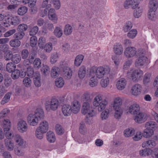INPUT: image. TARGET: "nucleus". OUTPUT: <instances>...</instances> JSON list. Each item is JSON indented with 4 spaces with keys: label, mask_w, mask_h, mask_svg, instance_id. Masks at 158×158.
I'll return each instance as SVG.
<instances>
[{
    "label": "nucleus",
    "mask_w": 158,
    "mask_h": 158,
    "mask_svg": "<svg viewBox=\"0 0 158 158\" xmlns=\"http://www.w3.org/2000/svg\"><path fill=\"white\" fill-rule=\"evenodd\" d=\"M10 19L11 22V24L12 25L16 26L20 23L21 19L19 17L15 16L11 18Z\"/></svg>",
    "instance_id": "nucleus-36"
},
{
    "label": "nucleus",
    "mask_w": 158,
    "mask_h": 158,
    "mask_svg": "<svg viewBox=\"0 0 158 158\" xmlns=\"http://www.w3.org/2000/svg\"><path fill=\"white\" fill-rule=\"evenodd\" d=\"M123 50L122 46L119 44H116L114 46V52L117 55H120L122 54L123 52Z\"/></svg>",
    "instance_id": "nucleus-16"
},
{
    "label": "nucleus",
    "mask_w": 158,
    "mask_h": 158,
    "mask_svg": "<svg viewBox=\"0 0 158 158\" xmlns=\"http://www.w3.org/2000/svg\"><path fill=\"white\" fill-rule=\"evenodd\" d=\"M34 67L35 69H38L41 66V61L39 58H35L33 62Z\"/></svg>",
    "instance_id": "nucleus-60"
},
{
    "label": "nucleus",
    "mask_w": 158,
    "mask_h": 158,
    "mask_svg": "<svg viewBox=\"0 0 158 158\" xmlns=\"http://www.w3.org/2000/svg\"><path fill=\"white\" fill-rule=\"evenodd\" d=\"M108 104V102L106 98L101 94L96 96L94 99L93 105L95 106L98 107L99 111H102L104 110Z\"/></svg>",
    "instance_id": "nucleus-2"
},
{
    "label": "nucleus",
    "mask_w": 158,
    "mask_h": 158,
    "mask_svg": "<svg viewBox=\"0 0 158 158\" xmlns=\"http://www.w3.org/2000/svg\"><path fill=\"white\" fill-rule=\"evenodd\" d=\"M72 27L69 24L66 25L64 29V34L66 35L71 34L72 32Z\"/></svg>",
    "instance_id": "nucleus-43"
},
{
    "label": "nucleus",
    "mask_w": 158,
    "mask_h": 158,
    "mask_svg": "<svg viewBox=\"0 0 158 158\" xmlns=\"http://www.w3.org/2000/svg\"><path fill=\"white\" fill-rule=\"evenodd\" d=\"M145 127L146 128H147L150 130H152L153 131L154 130H155L157 127L156 123L155 122L153 121L147 122L145 124Z\"/></svg>",
    "instance_id": "nucleus-24"
},
{
    "label": "nucleus",
    "mask_w": 158,
    "mask_h": 158,
    "mask_svg": "<svg viewBox=\"0 0 158 158\" xmlns=\"http://www.w3.org/2000/svg\"><path fill=\"white\" fill-rule=\"evenodd\" d=\"M109 110L108 109H105L104 111H102L101 114V118L102 120H106L108 117Z\"/></svg>",
    "instance_id": "nucleus-52"
},
{
    "label": "nucleus",
    "mask_w": 158,
    "mask_h": 158,
    "mask_svg": "<svg viewBox=\"0 0 158 158\" xmlns=\"http://www.w3.org/2000/svg\"><path fill=\"white\" fill-rule=\"evenodd\" d=\"M142 87L139 84H136L133 85L131 89L132 94L134 95H137L139 94L142 90Z\"/></svg>",
    "instance_id": "nucleus-13"
},
{
    "label": "nucleus",
    "mask_w": 158,
    "mask_h": 158,
    "mask_svg": "<svg viewBox=\"0 0 158 158\" xmlns=\"http://www.w3.org/2000/svg\"><path fill=\"white\" fill-rule=\"evenodd\" d=\"M25 32H22L20 31H18L15 33L13 36L14 38H16L18 40H21L23 39L25 35Z\"/></svg>",
    "instance_id": "nucleus-50"
},
{
    "label": "nucleus",
    "mask_w": 158,
    "mask_h": 158,
    "mask_svg": "<svg viewBox=\"0 0 158 158\" xmlns=\"http://www.w3.org/2000/svg\"><path fill=\"white\" fill-rule=\"evenodd\" d=\"M49 68L48 66L43 64L41 69V71L42 73L46 74L49 73Z\"/></svg>",
    "instance_id": "nucleus-64"
},
{
    "label": "nucleus",
    "mask_w": 158,
    "mask_h": 158,
    "mask_svg": "<svg viewBox=\"0 0 158 158\" xmlns=\"http://www.w3.org/2000/svg\"><path fill=\"white\" fill-rule=\"evenodd\" d=\"M110 71V68L108 66L105 67H99L97 69L92 67L90 69L89 75L90 76H96V78L100 79L104 75L109 73Z\"/></svg>",
    "instance_id": "nucleus-1"
},
{
    "label": "nucleus",
    "mask_w": 158,
    "mask_h": 158,
    "mask_svg": "<svg viewBox=\"0 0 158 158\" xmlns=\"http://www.w3.org/2000/svg\"><path fill=\"white\" fill-rule=\"evenodd\" d=\"M154 134V131L151 129H149L147 128H146L144 130L143 133V137L147 138L151 137Z\"/></svg>",
    "instance_id": "nucleus-38"
},
{
    "label": "nucleus",
    "mask_w": 158,
    "mask_h": 158,
    "mask_svg": "<svg viewBox=\"0 0 158 158\" xmlns=\"http://www.w3.org/2000/svg\"><path fill=\"white\" fill-rule=\"evenodd\" d=\"M71 106L69 105H64L62 108L63 114L65 116H69L70 115L72 110Z\"/></svg>",
    "instance_id": "nucleus-19"
},
{
    "label": "nucleus",
    "mask_w": 158,
    "mask_h": 158,
    "mask_svg": "<svg viewBox=\"0 0 158 158\" xmlns=\"http://www.w3.org/2000/svg\"><path fill=\"white\" fill-rule=\"evenodd\" d=\"M134 134L135 130L131 127L127 129L124 131V135L127 137L131 136Z\"/></svg>",
    "instance_id": "nucleus-32"
},
{
    "label": "nucleus",
    "mask_w": 158,
    "mask_h": 158,
    "mask_svg": "<svg viewBox=\"0 0 158 158\" xmlns=\"http://www.w3.org/2000/svg\"><path fill=\"white\" fill-rule=\"evenodd\" d=\"M25 72H21L18 69H15L12 72L11 76L13 79H16L18 78L19 77L23 78L26 75Z\"/></svg>",
    "instance_id": "nucleus-10"
},
{
    "label": "nucleus",
    "mask_w": 158,
    "mask_h": 158,
    "mask_svg": "<svg viewBox=\"0 0 158 158\" xmlns=\"http://www.w3.org/2000/svg\"><path fill=\"white\" fill-rule=\"evenodd\" d=\"M91 103L84 102L81 108V112L84 115L87 114L89 117H93L95 116L96 114L92 109L91 107L90 106Z\"/></svg>",
    "instance_id": "nucleus-3"
},
{
    "label": "nucleus",
    "mask_w": 158,
    "mask_h": 158,
    "mask_svg": "<svg viewBox=\"0 0 158 158\" xmlns=\"http://www.w3.org/2000/svg\"><path fill=\"white\" fill-rule=\"evenodd\" d=\"M37 128L43 132L46 133L48 129V123L46 121H43L40 123Z\"/></svg>",
    "instance_id": "nucleus-15"
},
{
    "label": "nucleus",
    "mask_w": 158,
    "mask_h": 158,
    "mask_svg": "<svg viewBox=\"0 0 158 158\" xmlns=\"http://www.w3.org/2000/svg\"><path fill=\"white\" fill-rule=\"evenodd\" d=\"M86 68L84 66L80 67L78 71V75L80 78H83L86 74Z\"/></svg>",
    "instance_id": "nucleus-40"
},
{
    "label": "nucleus",
    "mask_w": 158,
    "mask_h": 158,
    "mask_svg": "<svg viewBox=\"0 0 158 158\" xmlns=\"http://www.w3.org/2000/svg\"><path fill=\"white\" fill-rule=\"evenodd\" d=\"M33 114L39 118V120L41 119H43L44 116L43 110L40 108L37 109L35 110V114Z\"/></svg>",
    "instance_id": "nucleus-23"
},
{
    "label": "nucleus",
    "mask_w": 158,
    "mask_h": 158,
    "mask_svg": "<svg viewBox=\"0 0 158 158\" xmlns=\"http://www.w3.org/2000/svg\"><path fill=\"white\" fill-rule=\"evenodd\" d=\"M132 27L131 23L130 21H128L126 23V24L123 27V30L125 32H127L131 29Z\"/></svg>",
    "instance_id": "nucleus-51"
},
{
    "label": "nucleus",
    "mask_w": 158,
    "mask_h": 158,
    "mask_svg": "<svg viewBox=\"0 0 158 158\" xmlns=\"http://www.w3.org/2000/svg\"><path fill=\"white\" fill-rule=\"evenodd\" d=\"M59 56L56 52L52 53L50 58V61L52 64L55 63L57 60Z\"/></svg>",
    "instance_id": "nucleus-42"
},
{
    "label": "nucleus",
    "mask_w": 158,
    "mask_h": 158,
    "mask_svg": "<svg viewBox=\"0 0 158 158\" xmlns=\"http://www.w3.org/2000/svg\"><path fill=\"white\" fill-rule=\"evenodd\" d=\"M47 139L50 143H53L56 140L54 134L52 131H48L47 134Z\"/></svg>",
    "instance_id": "nucleus-31"
},
{
    "label": "nucleus",
    "mask_w": 158,
    "mask_h": 158,
    "mask_svg": "<svg viewBox=\"0 0 158 158\" xmlns=\"http://www.w3.org/2000/svg\"><path fill=\"white\" fill-rule=\"evenodd\" d=\"M24 85L27 87H29L31 86V81L30 78L26 77L23 80Z\"/></svg>",
    "instance_id": "nucleus-62"
},
{
    "label": "nucleus",
    "mask_w": 158,
    "mask_h": 158,
    "mask_svg": "<svg viewBox=\"0 0 158 158\" xmlns=\"http://www.w3.org/2000/svg\"><path fill=\"white\" fill-rule=\"evenodd\" d=\"M149 10L156 11L158 8V3L156 0H151L148 4Z\"/></svg>",
    "instance_id": "nucleus-20"
},
{
    "label": "nucleus",
    "mask_w": 158,
    "mask_h": 158,
    "mask_svg": "<svg viewBox=\"0 0 158 158\" xmlns=\"http://www.w3.org/2000/svg\"><path fill=\"white\" fill-rule=\"evenodd\" d=\"M14 140L17 144L19 146L23 147L25 141L23 139L21 136L18 134H16L15 135Z\"/></svg>",
    "instance_id": "nucleus-22"
},
{
    "label": "nucleus",
    "mask_w": 158,
    "mask_h": 158,
    "mask_svg": "<svg viewBox=\"0 0 158 158\" xmlns=\"http://www.w3.org/2000/svg\"><path fill=\"white\" fill-rule=\"evenodd\" d=\"M134 117L135 121L138 123H141L144 122L147 119V115L146 114L139 112Z\"/></svg>",
    "instance_id": "nucleus-7"
},
{
    "label": "nucleus",
    "mask_w": 158,
    "mask_h": 158,
    "mask_svg": "<svg viewBox=\"0 0 158 158\" xmlns=\"http://www.w3.org/2000/svg\"><path fill=\"white\" fill-rule=\"evenodd\" d=\"M146 52L144 49H139L136 50V53L135 56L138 58H144L147 57L145 56Z\"/></svg>",
    "instance_id": "nucleus-37"
},
{
    "label": "nucleus",
    "mask_w": 158,
    "mask_h": 158,
    "mask_svg": "<svg viewBox=\"0 0 158 158\" xmlns=\"http://www.w3.org/2000/svg\"><path fill=\"white\" fill-rule=\"evenodd\" d=\"M5 19L2 22V24L5 27H8L11 24V21L10 20L11 19V18L6 17Z\"/></svg>",
    "instance_id": "nucleus-53"
},
{
    "label": "nucleus",
    "mask_w": 158,
    "mask_h": 158,
    "mask_svg": "<svg viewBox=\"0 0 158 158\" xmlns=\"http://www.w3.org/2000/svg\"><path fill=\"white\" fill-rule=\"evenodd\" d=\"M115 112L114 114V117L116 118H120L123 114V110L122 109H114Z\"/></svg>",
    "instance_id": "nucleus-61"
},
{
    "label": "nucleus",
    "mask_w": 158,
    "mask_h": 158,
    "mask_svg": "<svg viewBox=\"0 0 158 158\" xmlns=\"http://www.w3.org/2000/svg\"><path fill=\"white\" fill-rule=\"evenodd\" d=\"M17 128L19 131L21 133L26 132L27 129V125L25 121L21 119L17 124Z\"/></svg>",
    "instance_id": "nucleus-8"
},
{
    "label": "nucleus",
    "mask_w": 158,
    "mask_h": 158,
    "mask_svg": "<svg viewBox=\"0 0 158 158\" xmlns=\"http://www.w3.org/2000/svg\"><path fill=\"white\" fill-rule=\"evenodd\" d=\"M10 122L8 119H4L2 124L4 131H9L10 129Z\"/></svg>",
    "instance_id": "nucleus-29"
},
{
    "label": "nucleus",
    "mask_w": 158,
    "mask_h": 158,
    "mask_svg": "<svg viewBox=\"0 0 158 158\" xmlns=\"http://www.w3.org/2000/svg\"><path fill=\"white\" fill-rule=\"evenodd\" d=\"M149 18L151 20H154L157 17V13L156 11L148 10V13Z\"/></svg>",
    "instance_id": "nucleus-45"
},
{
    "label": "nucleus",
    "mask_w": 158,
    "mask_h": 158,
    "mask_svg": "<svg viewBox=\"0 0 158 158\" xmlns=\"http://www.w3.org/2000/svg\"><path fill=\"white\" fill-rule=\"evenodd\" d=\"M138 2H134V0H126L124 3V7L126 9H128L131 6L132 9H135L138 7Z\"/></svg>",
    "instance_id": "nucleus-11"
},
{
    "label": "nucleus",
    "mask_w": 158,
    "mask_h": 158,
    "mask_svg": "<svg viewBox=\"0 0 158 158\" xmlns=\"http://www.w3.org/2000/svg\"><path fill=\"white\" fill-rule=\"evenodd\" d=\"M46 41L44 38L41 37L38 40V45L40 48H43L44 47L45 45Z\"/></svg>",
    "instance_id": "nucleus-55"
},
{
    "label": "nucleus",
    "mask_w": 158,
    "mask_h": 158,
    "mask_svg": "<svg viewBox=\"0 0 158 158\" xmlns=\"http://www.w3.org/2000/svg\"><path fill=\"white\" fill-rule=\"evenodd\" d=\"M137 31L135 29H132L127 34V36L130 38L133 39L136 36Z\"/></svg>",
    "instance_id": "nucleus-63"
},
{
    "label": "nucleus",
    "mask_w": 158,
    "mask_h": 158,
    "mask_svg": "<svg viewBox=\"0 0 158 158\" xmlns=\"http://www.w3.org/2000/svg\"><path fill=\"white\" fill-rule=\"evenodd\" d=\"M140 108L138 105L134 104L128 107V112L134 115L137 114L139 112Z\"/></svg>",
    "instance_id": "nucleus-14"
},
{
    "label": "nucleus",
    "mask_w": 158,
    "mask_h": 158,
    "mask_svg": "<svg viewBox=\"0 0 158 158\" xmlns=\"http://www.w3.org/2000/svg\"><path fill=\"white\" fill-rule=\"evenodd\" d=\"M27 25L25 24H21L19 25L17 28L18 31H20L22 32H25L28 28Z\"/></svg>",
    "instance_id": "nucleus-44"
},
{
    "label": "nucleus",
    "mask_w": 158,
    "mask_h": 158,
    "mask_svg": "<svg viewBox=\"0 0 158 158\" xmlns=\"http://www.w3.org/2000/svg\"><path fill=\"white\" fill-rule=\"evenodd\" d=\"M135 9L133 15L135 18H138L142 15V10L139 6Z\"/></svg>",
    "instance_id": "nucleus-46"
},
{
    "label": "nucleus",
    "mask_w": 158,
    "mask_h": 158,
    "mask_svg": "<svg viewBox=\"0 0 158 158\" xmlns=\"http://www.w3.org/2000/svg\"><path fill=\"white\" fill-rule=\"evenodd\" d=\"M34 77L33 78V81L34 85L36 87H40L41 85V82L40 81V74L39 72H35V77Z\"/></svg>",
    "instance_id": "nucleus-21"
},
{
    "label": "nucleus",
    "mask_w": 158,
    "mask_h": 158,
    "mask_svg": "<svg viewBox=\"0 0 158 158\" xmlns=\"http://www.w3.org/2000/svg\"><path fill=\"white\" fill-rule=\"evenodd\" d=\"M56 130L57 134L62 135L64 132V130L62 127L59 124H57L56 126Z\"/></svg>",
    "instance_id": "nucleus-57"
},
{
    "label": "nucleus",
    "mask_w": 158,
    "mask_h": 158,
    "mask_svg": "<svg viewBox=\"0 0 158 158\" xmlns=\"http://www.w3.org/2000/svg\"><path fill=\"white\" fill-rule=\"evenodd\" d=\"M64 72L65 79H69L71 78L72 76V71L69 67H66L64 68Z\"/></svg>",
    "instance_id": "nucleus-27"
},
{
    "label": "nucleus",
    "mask_w": 158,
    "mask_h": 158,
    "mask_svg": "<svg viewBox=\"0 0 158 158\" xmlns=\"http://www.w3.org/2000/svg\"><path fill=\"white\" fill-rule=\"evenodd\" d=\"M70 106L72 112L74 114L78 113L80 110V105L78 101L77 100L73 101Z\"/></svg>",
    "instance_id": "nucleus-12"
},
{
    "label": "nucleus",
    "mask_w": 158,
    "mask_h": 158,
    "mask_svg": "<svg viewBox=\"0 0 158 158\" xmlns=\"http://www.w3.org/2000/svg\"><path fill=\"white\" fill-rule=\"evenodd\" d=\"M91 77L90 79L89 84L92 87L96 86L98 83L97 79L95 78V76H91Z\"/></svg>",
    "instance_id": "nucleus-54"
},
{
    "label": "nucleus",
    "mask_w": 158,
    "mask_h": 158,
    "mask_svg": "<svg viewBox=\"0 0 158 158\" xmlns=\"http://www.w3.org/2000/svg\"><path fill=\"white\" fill-rule=\"evenodd\" d=\"M36 0H23V2L25 4L28 3L31 7H34L36 3Z\"/></svg>",
    "instance_id": "nucleus-58"
},
{
    "label": "nucleus",
    "mask_w": 158,
    "mask_h": 158,
    "mask_svg": "<svg viewBox=\"0 0 158 158\" xmlns=\"http://www.w3.org/2000/svg\"><path fill=\"white\" fill-rule=\"evenodd\" d=\"M39 120V118L32 114H30L27 117L28 123L30 126H34L37 125Z\"/></svg>",
    "instance_id": "nucleus-9"
},
{
    "label": "nucleus",
    "mask_w": 158,
    "mask_h": 158,
    "mask_svg": "<svg viewBox=\"0 0 158 158\" xmlns=\"http://www.w3.org/2000/svg\"><path fill=\"white\" fill-rule=\"evenodd\" d=\"M37 43V39L35 36H32L30 39V44L31 46L32 47H35Z\"/></svg>",
    "instance_id": "nucleus-59"
},
{
    "label": "nucleus",
    "mask_w": 158,
    "mask_h": 158,
    "mask_svg": "<svg viewBox=\"0 0 158 158\" xmlns=\"http://www.w3.org/2000/svg\"><path fill=\"white\" fill-rule=\"evenodd\" d=\"M16 68V65L13 62H10L6 64V69L9 73H12L15 69Z\"/></svg>",
    "instance_id": "nucleus-33"
},
{
    "label": "nucleus",
    "mask_w": 158,
    "mask_h": 158,
    "mask_svg": "<svg viewBox=\"0 0 158 158\" xmlns=\"http://www.w3.org/2000/svg\"><path fill=\"white\" fill-rule=\"evenodd\" d=\"M27 11V8L25 6L19 8L18 10V14L19 15H23L25 14Z\"/></svg>",
    "instance_id": "nucleus-56"
},
{
    "label": "nucleus",
    "mask_w": 158,
    "mask_h": 158,
    "mask_svg": "<svg viewBox=\"0 0 158 158\" xmlns=\"http://www.w3.org/2000/svg\"><path fill=\"white\" fill-rule=\"evenodd\" d=\"M11 94L10 93H8L6 94L1 102V104L4 105L7 103L10 100Z\"/></svg>",
    "instance_id": "nucleus-49"
},
{
    "label": "nucleus",
    "mask_w": 158,
    "mask_h": 158,
    "mask_svg": "<svg viewBox=\"0 0 158 158\" xmlns=\"http://www.w3.org/2000/svg\"><path fill=\"white\" fill-rule=\"evenodd\" d=\"M5 145L9 151H12L14 148V145L13 142L10 139H5Z\"/></svg>",
    "instance_id": "nucleus-30"
},
{
    "label": "nucleus",
    "mask_w": 158,
    "mask_h": 158,
    "mask_svg": "<svg viewBox=\"0 0 158 158\" xmlns=\"http://www.w3.org/2000/svg\"><path fill=\"white\" fill-rule=\"evenodd\" d=\"M21 59V56L19 55L15 54L13 55L11 61L14 63L18 64L20 61Z\"/></svg>",
    "instance_id": "nucleus-48"
},
{
    "label": "nucleus",
    "mask_w": 158,
    "mask_h": 158,
    "mask_svg": "<svg viewBox=\"0 0 158 158\" xmlns=\"http://www.w3.org/2000/svg\"><path fill=\"white\" fill-rule=\"evenodd\" d=\"M53 33L54 35L58 38H60L61 37L63 34L62 29L58 27H55Z\"/></svg>",
    "instance_id": "nucleus-35"
},
{
    "label": "nucleus",
    "mask_w": 158,
    "mask_h": 158,
    "mask_svg": "<svg viewBox=\"0 0 158 158\" xmlns=\"http://www.w3.org/2000/svg\"><path fill=\"white\" fill-rule=\"evenodd\" d=\"M136 53V49L133 47H127L124 52L125 56L127 58H131L135 56Z\"/></svg>",
    "instance_id": "nucleus-6"
},
{
    "label": "nucleus",
    "mask_w": 158,
    "mask_h": 158,
    "mask_svg": "<svg viewBox=\"0 0 158 158\" xmlns=\"http://www.w3.org/2000/svg\"><path fill=\"white\" fill-rule=\"evenodd\" d=\"M126 85V81L124 78L120 79L117 82L116 86L117 89L120 90L124 89Z\"/></svg>",
    "instance_id": "nucleus-18"
},
{
    "label": "nucleus",
    "mask_w": 158,
    "mask_h": 158,
    "mask_svg": "<svg viewBox=\"0 0 158 158\" xmlns=\"http://www.w3.org/2000/svg\"><path fill=\"white\" fill-rule=\"evenodd\" d=\"M127 74L128 75L130 76L131 78L133 81L137 82L142 77L143 73L140 70L136 69L133 70L131 73L128 72Z\"/></svg>",
    "instance_id": "nucleus-5"
},
{
    "label": "nucleus",
    "mask_w": 158,
    "mask_h": 158,
    "mask_svg": "<svg viewBox=\"0 0 158 158\" xmlns=\"http://www.w3.org/2000/svg\"><path fill=\"white\" fill-rule=\"evenodd\" d=\"M21 44L20 41L16 38L11 40L9 42L10 45L13 48H17L19 47Z\"/></svg>",
    "instance_id": "nucleus-28"
},
{
    "label": "nucleus",
    "mask_w": 158,
    "mask_h": 158,
    "mask_svg": "<svg viewBox=\"0 0 158 158\" xmlns=\"http://www.w3.org/2000/svg\"><path fill=\"white\" fill-rule=\"evenodd\" d=\"M84 58L83 56L82 55L77 56L75 59L74 64L77 66H79L81 63Z\"/></svg>",
    "instance_id": "nucleus-39"
},
{
    "label": "nucleus",
    "mask_w": 158,
    "mask_h": 158,
    "mask_svg": "<svg viewBox=\"0 0 158 158\" xmlns=\"http://www.w3.org/2000/svg\"><path fill=\"white\" fill-rule=\"evenodd\" d=\"M58 100L56 98H52L50 101H46L45 103V108L48 111L52 110L53 111L57 109L59 106Z\"/></svg>",
    "instance_id": "nucleus-4"
},
{
    "label": "nucleus",
    "mask_w": 158,
    "mask_h": 158,
    "mask_svg": "<svg viewBox=\"0 0 158 158\" xmlns=\"http://www.w3.org/2000/svg\"><path fill=\"white\" fill-rule=\"evenodd\" d=\"M156 145L155 142L152 140H149L145 141L142 143L143 147L145 148H152Z\"/></svg>",
    "instance_id": "nucleus-17"
},
{
    "label": "nucleus",
    "mask_w": 158,
    "mask_h": 158,
    "mask_svg": "<svg viewBox=\"0 0 158 158\" xmlns=\"http://www.w3.org/2000/svg\"><path fill=\"white\" fill-rule=\"evenodd\" d=\"M27 75L30 77H35V73H34L33 68L31 66H29L27 68Z\"/></svg>",
    "instance_id": "nucleus-47"
},
{
    "label": "nucleus",
    "mask_w": 158,
    "mask_h": 158,
    "mask_svg": "<svg viewBox=\"0 0 158 158\" xmlns=\"http://www.w3.org/2000/svg\"><path fill=\"white\" fill-rule=\"evenodd\" d=\"M64 82L62 77H59L56 79L55 81L56 86L59 88L62 87L64 85Z\"/></svg>",
    "instance_id": "nucleus-41"
},
{
    "label": "nucleus",
    "mask_w": 158,
    "mask_h": 158,
    "mask_svg": "<svg viewBox=\"0 0 158 158\" xmlns=\"http://www.w3.org/2000/svg\"><path fill=\"white\" fill-rule=\"evenodd\" d=\"M122 102L121 99L119 98H117L114 100L113 104V107L114 109H121V106Z\"/></svg>",
    "instance_id": "nucleus-25"
},
{
    "label": "nucleus",
    "mask_w": 158,
    "mask_h": 158,
    "mask_svg": "<svg viewBox=\"0 0 158 158\" xmlns=\"http://www.w3.org/2000/svg\"><path fill=\"white\" fill-rule=\"evenodd\" d=\"M60 72V69L59 68L56 67H53L51 71V77L53 78H56L59 76Z\"/></svg>",
    "instance_id": "nucleus-26"
},
{
    "label": "nucleus",
    "mask_w": 158,
    "mask_h": 158,
    "mask_svg": "<svg viewBox=\"0 0 158 158\" xmlns=\"http://www.w3.org/2000/svg\"><path fill=\"white\" fill-rule=\"evenodd\" d=\"M147 59V58H138V59L136 60L135 62V66L138 67L139 66H143L146 60Z\"/></svg>",
    "instance_id": "nucleus-34"
}]
</instances>
